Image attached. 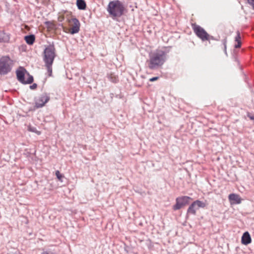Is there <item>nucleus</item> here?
Returning a JSON list of instances; mask_svg holds the SVG:
<instances>
[{"mask_svg":"<svg viewBox=\"0 0 254 254\" xmlns=\"http://www.w3.org/2000/svg\"><path fill=\"white\" fill-rule=\"evenodd\" d=\"M42 254H49L47 253V252H44Z\"/></svg>","mask_w":254,"mask_h":254,"instance_id":"393cba45","label":"nucleus"},{"mask_svg":"<svg viewBox=\"0 0 254 254\" xmlns=\"http://www.w3.org/2000/svg\"><path fill=\"white\" fill-rule=\"evenodd\" d=\"M28 130L31 132H33L37 134L38 135H40L41 134V132L37 130L36 127H28Z\"/></svg>","mask_w":254,"mask_h":254,"instance_id":"a211bd4d","label":"nucleus"},{"mask_svg":"<svg viewBox=\"0 0 254 254\" xmlns=\"http://www.w3.org/2000/svg\"><path fill=\"white\" fill-rule=\"evenodd\" d=\"M167 52L162 50H156L150 54L147 61L149 68L154 69L162 66L167 60Z\"/></svg>","mask_w":254,"mask_h":254,"instance_id":"f257e3e1","label":"nucleus"},{"mask_svg":"<svg viewBox=\"0 0 254 254\" xmlns=\"http://www.w3.org/2000/svg\"><path fill=\"white\" fill-rule=\"evenodd\" d=\"M237 35L235 37V41L237 43L235 45V48H239L241 46V34L240 32L239 31H237Z\"/></svg>","mask_w":254,"mask_h":254,"instance_id":"4468645a","label":"nucleus"},{"mask_svg":"<svg viewBox=\"0 0 254 254\" xmlns=\"http://www.w3.org/2000/svg\"><path fill=\"white\" fill-rule=\"evenodd\" d=\"M159 79V77H153L149 79V81L151 82H153L156 81Z\"/></svg>","mask_w":254,"mask_h":254,"instance_id":"aec40b11","label":"nucleus"},{"mask_svg":"<svg viewBox=\"0 0 254 254\" xmlns=\"http://www.w3.org/2000/svg\"><path fill=\"white\" fill-rule=\"evenodd\" d=\"M207 204L205 201L196 200L193 201L189 206L187 210L188 214H191L192 215L196 214V210L199 208H204L206 207Z\"/></svg>","mask_w":254,"mask_h":254,"instance_id":"0eeeda50","label":"nucleus"},{"mask_svg":"<svg viewBox=\"0 0 254 254\" xmlns=\"http://www.w3.org/2000/svg\"><path fill=\"white\" fill-rule=\"evenodd\" d=\"M76 4L79 9L83 10L86 8V3L83 0H77Z\"/></svg>","mask_w":254,"mask_h":254,"instance_id":"dca6fc26","label":"nucleus"},{"mask_svg":"<svg viewBox=\"0 0 254 254\" xmlns=\"http://www.w3.org/2000/svg\"><path fill=\"white\" fill-rule=\"evenodd\" d=\"M228 198L231 204H240L242 201V199L239 195L235 193L229 194Z\"/></svg>","mask_w":254,"mask_h":254,"instance_id":"f8f14e48","label":"nucleus"},{"mask_svg":"<svg viewBox=\"0 0 254 254\" xmlns=\"http://www.w3.org/2000/svg\"><path fill=\"white\" fill-rule=\"evenodd\" d=\"M17 80L22 84H31L33 81V77L22 66H20L16 71Z\"/></svg>","mask_w":254,"mask_h":254,"instance_id":"20e7f679","label":"nucleus"},{"mask_svg":"<svg viewBox=\"0 0 254 254\" xmlns=\"http://www.w3.org/2000/svg\"><path fill=\"white\" fill-rule=\"evenodd\" d=\"M55 174L58 180L62 182L64 176L61 174L60 172L58 170L56 171Z\"/></svg>","mask_w":254,"mask_h":254,"instance_id":"6ab92c4d","label":"nucleus"},{"mask_svg":"<svg viewBox=\"0 0 254 254\" xmlns=\"http://www.w3.org/2000/svg\"><path fill=\"white\" fill-rule=\"evenodd\" d=\"M241 241L242 243L245 245H247L251 243L252 239L249 232H246L243 234Z\"/></svg>","mask_w":254,"mask_h":254,"instance_id":"ddd939ff","label":"nucleus"},{"mask_svg":"<svg viewBox=\"0 0 254 254\" xmlns=\"http://www.w3.org/2000/svg\"><path fill=\"white\" fill-rule=\"evenodd\" d=\"M107 10L110 16L113 19H116L124 15L126 8L122 1L115 0L109 2Z\"/></svg>","mask_w":254,"mask_h":254,"instance_id":"f03ea898","label":"nucleus"},{"mask_svg":"<svg viewBox=\"0 0 254 254\" xmlns=\"http://www.w3.org/2000/svg\"><path fill=\"white\" fill-rule=\"evenodd\" d=\"M69 25L71 27L69 32L71 34H74L79 32L80 30V24L79 20L73 18L68 20Z\"/></svg>","mask_w":254,"mask_h":254,"instance_id":"1a4fd4ad","label":"nucleus"},{"mask_svg":"<svg viewBox=\"0 0 254 254\" xmlns=\"http://www.w3.org/2000/svg\"><path fill=\"white\" fill-rule=\"evenodd\" d=\"M56 56V49L53 45H50L45 49L43 61L49 76H52V65Z\"/></svg>","mask_w":254,"mask_h":254,"instance_id":"7ed1b4c3","label":"nucleus"},{"mask_svg":"<svg viewBox=\"0 0 254 254\" xmlns=\"http://www.w3.org/2000/svg\"><path fill=\"white\" fill-rule=\"evenodd\" d=\"M191 197L188 196H182L178 197L176 199V204L173 206L174 210H177L186 205L189 204V200L191 199Z\"/></svg>","mask_w":254,"mask_h":254,"instance_id":"6e6552de","label":"nucleus"},{"mask_svg":"<svg viewBox=\"0 0 254 254\" xmlns=\"http://www.w3.org/2000/svg\"><path fill=\"white\" fill-rule=\"evenodd\" d=\"M10 36V33H6L4 30L0 29V43H9Z\"/></svg>","mask_w":254,"mask_h":254,"instance_id":"9b49d317","label":"nucleus"},{"mask_svg":"<svg viewBox=\"0 0 254 254\" xmlns=\"http://www.w3.org/2000/svg\"><path fill=\"white\" fill-rule=\"evenodd\" d=\"M36 87H37V84L36 83H34L33 85H32L30 86V88L31 89H35L36 88Z\"/></svg>","mask_w":254,"mask_h":254,"instance_id":"5701e85b","label":"nucleus"},{"mask_svg":"<svg viewBox=\"0 0 254 254\" xmlns=\"http://www.w3.org/2000/svg\"><path fill=\"white\" fill-rule=\"evenodd\" d=\"M12 60L8 56L0 58V74L5 75L9 72L12 68Z\"/></svg>","mask_w":254,"mask_h":254,"instance_id":"39448f33","label":"nucleus"},{"mask_svg":"<svg viewBox=\"0 0 254 254\" xmlns=\"http://www.w3.org/2000/svg\"><path fill=\"white\" fill-rule=\"evenodd\" d=\"M24 39L28 44L32 45L35 41V37L34 35H30L26 36Z\"/></svg>","mask_w":254,"mask_h":254,"instance_id":"2eb2a0df","label":"nucleus"},{"mask_svg":"<svg viewBox=\"0 0 254 254\" xmlns=\"http://www.w3.org/2000/svg\"><path fill=\"white\" fill-rule=\"evenodd\" d=\"M226 42H227V41L226 39H224L223 40V44L224 45V50H225V52H226Z\"/></svg>","mask_w":254,"mask_h":254,"instance_id":"412c9836","label":"nucleus"},{"mask_svg":"<svg viewBox=\"0 0 254 254\" xmlns=\"http://www.w3.org/2000/svg\"><path fill=\"white\" fill-rule=\"evenodd\" d=\"M215 40V39L214 38V37L212 36H210L208 34V39L206 40V41H210V40Z\"/></svg>","mask_w":254,"mask_h":254,"instance_id":"4be33fe9","label":"nucleus"},{"mask_svg":"<svg viewBox=\"0 0 254 254\" xmlns=\"http://www.w3.org/2000/svg\"><path fill=\"white\" fill-rule=\"evenodd\" d=\"M248 117L251 120H254V116H252L250 115V113H248Z\"/></svg>","mask_w":254,"mask_h":254,"instance_id":"b1692460","label":"nucleus"},{"mask_svg":"<svg viewBox=\"0 0 254 254\" xmlns=\"http://www.w3.org/2000/svg\"><path fill=\"white\" fill-rule=\"evenodd\" d=\"M50 100L49 96L46 94H43L35 100V107L37 108L43 107Z\"/></svg>","mask_w":254,"mask_h":254,"instance_id":"9d476101","label":"nucleus"},{"mask_svg":"<svg viewBox=\"0 0 254 254\" xmlns=\"http://www.w3.org/2000/svg\"><path fill=\"white\" fill-rule=\"evenodd\" d=\"M109 79L113 82H117L118 81V77L114 74H110L108 75Z\"/></svg>","mask_w":254,"mask_h":254,"instance_id":"f3484780","label":"nucleus"},{"mask_svg":"<svg viewBox=\"0 0 254 254\" xmlns=\"http://www.w3.org/2000/svg\"><path fill=\"white\" fill-rule=\"evenodd\" d=\"M191 27L196 36L202 41L208 39V34L202 27L195 23H192Z\"/></svg>","mask_w":254,"mask_h":254,"instance_id":"423d86ee","label":"nucleus"}]
</instances>
